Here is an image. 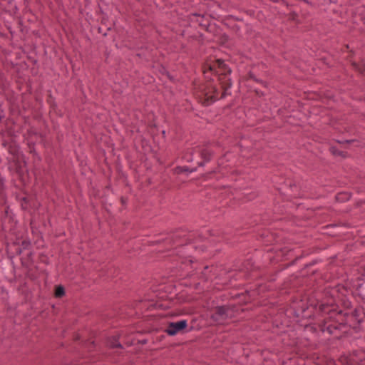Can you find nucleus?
<instances>
[{
	"label": "nucleus",
	"mask_w": 365,
	"mask_h": 365,
	"mask_svg": "<svg viewBox=\"0 0 365 365\" xmlns=\"http://www.w3.org/2000/svg\"><path fill=\"white\" fill-rule=\"evenodd\" d=\"M203 72L206 78H208V72L214 73L218 76V81L221 84L222 88L224 90L222 97H225L227 89L231 86L230 79L227 76L231 72L230 68L227 67L224 61L217 59L207 62L203 66Z\"/></svg>",
	"instance_id": "obj_1"
},
{
	"label": "nucleus",
	"mask_w": 365,
	"mask_h": 365,
	"mask_svg": "<svg viewBox=\"0 0 365 365\" xmlns=\"http://www.w3.org/2000/svg\"><path fill=\"white\" fill-rule=\"evenodd\" d=\"M194 93L204 105L208 106L218 98V92L211 82L204 84H195Z\"/></svg>",
	"instance_id": "obj_2"
},
{
	"label": "nucleus",
	"mask_w": 365,
	"mask_h": 365,
	"mask_svg": "<svg viewBox=\"0 0 365 365\" xmlns=\"http://www.w3.org/2000/svg\"><path fill=\"white\" fill-rule=\"evenodd\" d=\"M186 327L187 322L185 320L172 322L168 325L167 328V333L169 335L173 336L184 329Z\"/></svg>",
	"instance_id": "obj_3"
},
{
	"label": "nucleus",
	"mask_w": 365,
	"mask_h": 365,
	"mask_svg": "<svg viewBox=\"0 0 365 365\" xmlns=\"http://www.w3.org/2000/svg\"><path fill=\"white\" fill-rule=\"evenodd\" d=\"M227 311L225 307H218L215 309L212 317L215 321L220 322L228 316Z\"/></svg>",
	"instance_id": "obj_4"
},
{
	"label": "nucleus",
	"mask_w": 365,
	"mask_h": 365,
	"mask_svg": "<svg viewBox=\"0 0 365 365\" xmlns=\"http://www.w3.org/2000/svg\"><path fill=\"white\" fill-rule=\"evenodd\" d=\"M5 211V216L2 219V226L3 229L6 231L7 230H11V228L13 227V225H11V226H7V223H10L11 221H13V218L11 216V213L9 210L8 207H3Z\"/></svg>",
	"instance_id": "obj_5"
},
{
	"label": "nucleus",
	"mask_w": 365,
	"mask_h": 365,
	"mask_svg": "<svg viewBox=\"0 0 365 365\" xmlns=\"http://www.w3.org/2000/svg\"><path fill=\"white\" fill-rule=\"evenodd\" d=\"M14 245L16 247L15 248V253L20 254L22 251V249H26L28 245L29 242L26 240H20L19 239H16V241L13 242Z\"/></svg>",
	"instance_id": "obj_6"
},
{
	"label": "nucleus",
	"mask_w": 365,
	"mask_h": 365,
	"mask_svg": "<svg viewBox=\"0 0 365 365\" xmlns=\"http://www.w3.org/2000/svg\"><path fill=\"white\" fill-rule=\"evenodd\" d=\"M353 67L361 73H364L365 71V65L364 63H352Z\"/></svg>",
	"instance_id": "obj_7"
},
{
	"label": "nucleus",
	"mask_w": 365,
	"mask_h": 365,
	"mask_svg": "<svg viewBox=\"0 0 365 365\" xmlns=\"http://www.w3.org/2000/svg\"><path fill=\"white\" fill-rule=\"evenodd\" d=\"M200 155L202 158H203L205 160L207 161L210 159V157L211 155V152L207 149H203L200 152Z\"/></svg>",
	"instance_id": "obj_8"
},
{
	"label": "nucleus",
	"mask_w": 365,
	"mask_h": 365,
	"mask_svg": "<svg viewBox=\"0 0 365 365\" xmlns=\"http://www.w3.org/2000/svg\"><path fill=\"white\" fill-rule=\"evenodd\" d=\"M64 294V289L63 287H57L55 291V295L56 297H61Z\"/></svg>",
	"instance_id": "obj_9"
},
{
	"label": "nucleus",
	"mask_w": 365,
	"mask_h": 365,
	"mask_svg": "<svg viewBox=\"0 0 365 365\" xmlns=\"http://www.w3.org/2000/svg\"><path fill=\"white\" fill-rule=\"evenodd\" d=\"M349 198V195H348L347 194H341L337 197V200H348Z\"/></svg>",
	"instance_id": "obj_10"
},
{
	"label": "nucleus",
	"mask_w": 365,
	"mask_h": 365,
	"mask_svg": "<svg viewBox=\"0 0 365 365\" xmlns=\"http://www.w3.org/2000/svg\"><path fill=\"white\" fill-rule=\"evenodd\" d=\"M27 202H28L27 197H24L23 198V202L21 203V206H22L23 209H27L28 208L27 205H26Z\"/></svg>",
	"instance_id": "obj_11"
},
{
	"label": "nucleus",
	"mask_w": 365,
	"mask_h": 365,
	"mask_svg": "<svg viewBox=\"0 0 365 365\" xmlns=\"http://www.w3.org/2000/svg\"><path fill=\"white\" fill-rule=\"evenodd\" d=\"M332 152H333V154H334V155H336V153L335 152V150H334V149H333V151H332Z\"/></svg>",
	"instance_id": "obj_12"
},
{
	"label": "nucleus",
	"mask_w": 365,
	"mask_h": 365,
	"mask_svg": "<svg viewBox=\"0 0 365 365\" xmlns=\"http://www.w3.org/2000/svg\"><path fill=\"white\" fill-rule=\"evenodd\" d=\"M187 160L190 161V160H192V159L191 158H187Z\"/></svg>",
	"instance_id": "obj_13"
},
{
	"label": "nucleus",
	"mask_w": 365,
	"mask_h": 365,
	"mask_svg": "<svg viewBox=\"0 0 365 365\" xmlns=\"http://www.w3.org/2000/svg\"><path fill=\"white\" fill-rule=\"evenodd\" d=\"M21 172H22V171H21V170H17V173H21Z\"/></svg>",
	"instance_id": "obj_14"
}]
</instances>
